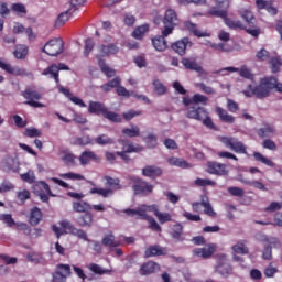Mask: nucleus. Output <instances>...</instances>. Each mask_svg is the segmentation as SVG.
<instances>
[{
    "label": "nucleus",
    "mask_w": 282,
    "mask_h": 282,
    "mask_svg": "<svg viewBox=\"0 0 282 282\" xmlns=\"http://www.w3.org/2000/svg\"><path fill=\"white\" fill-rule=\"evenodd\" d=\"M242 94L247 98H252V96H254L259 100L270 98V94H272V79L270 77H264L260 79L258 85L249 84Z\"/></svg>",
    "instance_id": "obj_1"
},
{
    "label": "nucleus",
    "mask_w": 282,
    "mask_h": 282,
    "mask_svg": "<svg viewBox=\"0 0 282 282\" xmlns=\"http://www.w3.org/2000/svg\"><path fill=\"white\" fill-rule=\"evenodd\" d=\"M59 226L62 229L56 225L52 226V230L57 239H61L63 235H74V237H78V239H83L88 243L91 241L89 237H87V232L85 230L76 228L69 220H61Z\"/></svg>",
    "instance_id": "obj_2"
},
{
    "label": "nucleus",
    "mask_w": 282,
    "mask_h": 282,
    "mask_svg": "<svg viewBox=\"0 0 282 282\" xmlns=\"http://www.w3.org/2000/svg\"><path fill=\"white\" fill-rule=\"evenodd\" d=\"M221 3H224V1H218L217 6L209 8L207 10V17L223 19L226 26L230 28V30H243V23L241 21L228 18V3L226 9H221Z\"/></svg>",
    "instance_id": "obj_3"
},
{
    "label": "nucleus",
    "mask_w": 282,
    "mask_h": 282,
    "mask_svg": "<svg viewBox=\"0 0 282 282\" xmlns=\"http://www.w3.org/2000/svg\"><path fill=\"white\" fill-rule=\"evenodd\" d=\"M88 113H93L94 116H102L106 120H109V122H122V116H120L118 112L110 111L109 108H107V106L100 101H89Z\"/></svg>",
    "instance_id": "obj_4"
},
{
    "label": "nucleus",
    "mask_w": 282,
    "mask_h": 282,
    "mask_svg": "<svg viewBox=\"0 0 282 282\" xmlns=\"http://www.w3.org/2000/svg\"><path fill=\"white\" fill-rule=\"evenodd\" d=\"M104 180L106 182L105 186L108 188L93 187L89 191L90 195H99V197L108 199V197H113L116 191H121L122 185H120V178L105 176Z\"/></svg>",
    "instance_id": "obj_5"
},
{
    "label": "nucleus",
    "mask_w": 282,
    "mask_h": 282,
    "mask_svg": "<svg viewBox=\"0 0 282 282\" xmlns=\"http://www.w3.org/2000/svg\"><path fill=\"white\" fill-rule=\"evenodd\" d=\"M186 118H189L191 120H198L208 129H215V122H213V119L208 117V110H206V108L199 106L188 107Z\"/></svg>",
    "instance_id": "obj_6"
},
{
    "label": "nucleus",
    "mask_w": 282,
    "mask_h": 282,
    "mask_svg": "<svg viewBox=\"0 0 282 282\" xmlns=\"http://www.w3.org/2000/svg\"><path fill=\"white\" fill-rule=\"evenodd\" d=\"M163 36H170V34H173V30L180 25V18L177 17V12L175 9H167L165 11V14L163 17Z\"/></svg>",
    "instance_id": "obj_7"
},
{
    "label": "nucleus",
    "mask_w": 282,
    "mask_h": 282,
    "mask_svg": "<svg viewBox=\"0 0 282 282\" xmlns=\"http://www.w3.org/2000/svg\"><path fill=\"white\" fill-rule=\"evenodd\" d=\"M215 259V272L220 274L224 279H228V276L232 274V265L228 262V256L226 253H217Z\"/></svg>",
    "instance_id": "obj_8"
},
{
    "label": "nucleus",
    "mask_w": 282,
    "mask_h": 282,
    "mask_svg": "<svg viewBox=\"0 0 282 282\" xmlns=\"http://www.w3.org/2000/svg\"><path fill=\"white\" fill-rule=\"evenodd\" d=\"M65 51V42L61 37L51 39L42 48L47 56H58Z\"/></svg>",
    "instance_id": "obj_9"
},
{
    "label": "nucleus",
    "mask_w": 282,
    "mask_h": 282,
    "mask_svg": "<svg viewBox=\"0 0 282 282\" xmlns=\"http://www.w3.org/2000/svg\"><path fill=\"white\" fill-rule=\"evenodd\" d=\"M21 96L26 100L24 105H29V107H33L34 109H41L45 107L42 102H39L43 98V95L37 90L32 88H26L24 91L21 93Z\"/></svg>",
    "instance_id": "obj_10"
},
{
    "label": "nucleus",
    "mask_w": 282,
    "mask_h": 282,
    "mask_svg": "<svg viewBox=\"0 0 282 282\" xmlns=\"http://www.w3.org/2000/svg\"><path fill=\"white\" fill-rule=\"evenodd\" d=\"M34 193L44 204H50V197H56V195L52 193L50 184H47L45 181H40L34 185Z\"/></svg>",
    "instance_id": "obj_11"
},
{
    "label": "nucleus",
    "mask_w": 282,
    "mask_h": 282,
    "mask_svg": "<svg viewBox=\"0 0 282 282\" xmlns=\"http://www.w3.org/2000/svg\"><path fill=\"white\" fill-rule=\"evenodd\" d=\"M69 72V66L59 63L58 65L52 64L47 68H45L42 72V76H50V78H54L56 85L61 84V77H59V72Z\"/></svg>",
    "instance_id": "obj_12"
},
{
    "label": "nucleus",
    "mask_w": 282,
    "mask_h": 282,
    "mask_svg": "<svg viewBox=\"0 0 282 282\" xmlns=\"http://www.w3.org/2000/svg\"><path fill=\"white\" fill-rule=\"evenodd\" d=\"M72 276V267L69 264L59 263L53 273V282H67V278Z\"/></svg>",
    "instance_id": "obj_13"
},
{
    "label": "nucleus",
    "mask_w": 282,
    "mask_h": 282,
    "mask_svg": "<svg viewBox=\"0 0 282 282\" xmlns=\"http://www.w3.org/2000/svg\"><path fill=\"white\" fill-rule=\"evenodd\" d=\"M223 143L228 149H231V151H234L235 153H240L243 155L248 153V150L246 149V145L243 144V142L239 141V139L237 138L225 137L223 138Z\"/></svg>",
    "instance_id": "obj_14"
},
{
    "label": "nucleus",
    "mask_w": 282,
    "mask_h": 282,
    "mask_svg": "<svg viewBox=\"0 0 282 282\" xmlns=\"http://www.w3.org/2000/svg\"><path fill=\"white\" fill-rule=\"evenodd\" d=\"M188 47H193V42H191L188 37H183L171 44V50L178 56H186V50H188Z\"/></svg>",
    "instance_id": "obj_15"
},
{
    "label": "nucleus",
    "mask_w": 282,
    "mask_h": 282,
    "mask_svg": "<svg viewBox=\"0 0 282 282\" xmlns=\"http://www.w3.org/2000/svg\"><path fill=\"white\" fill-rule=\"evenodd\" d=\"M132 191L134 192V195H151V193H153V185L142 178H137L132 186Z\"/></svg>",
    "instance_id": "obj_16"
},
{
    "label": "nucleus",
    "mask_w": 282,
    "mask_h": 282,
    "mask_svg": "<svg viewBox=\"0 0 282 282\" xmlns=\"http://www.w3.org/2000/svg\"><path fill=\"white\" fill-rule=\"evenodd\" d=\"M207 173L210 175L224 176L228 175V165L215 161H209L207 163Z\"/></svg>",
    "instance_id": "obj_17"
},
{
    "label": "nucleus",
    "mask_w": 282,
    "mask_h": 282,
    "mask_svg": "<svg viewBox=\"0 0 282 282\" xmlns=\"http://www.w3.org/2000/svg\"><path fill=\"white\" fill-rule=\"evenodd\" d=\"M145 208H148L149 213H153L160 224H169V221L173 220V216L170 213L160 212L158 204L145 206Z\"/></svg>",
    "instance_id": "obj_18"
},
{
    "label": "nucleus",
    "mask_w": 282,
    "mask_h": 282,
    "mask_svg": "<svg viewBox=\"0 0 282 282\" xmlns=\"http://www.w3.org/2000/svg\"><path fill=\"white\" fill-rule=\"evenodd\" d=\"M0 69L7 74H10L11 76H28V72L24 68L12 66V64L7 63L2 58H0Z\"/></svg>",
    "instance_id": "obj_19"
},
{
    "label": "nucleus",
    "mask_w": 282,
    "mask_h": 282,
    "mask_svg": "<svg viewBox=\"0 0 282 282\" xmlns=\"http://www.w3.org/2000/svg\"><path fill=\"white\" fill-rule=\"evenodd\" d=\"M169 254V249L160 245H151L144 251L145 259H151V257H166Z\"/></svg>",
    "instance_id": "obj_20"
},
{
    "label": "nucleus",
    "mask_w": 282,
    "mask_h": 282,
    "mask_svg": "<svg viewBox=\"0 0 282 282\" xmlns=\"http://www.w3.org/2000/svg\"><path fill=\"white\" fill-rule=\"evenodd\" d=\"M118 142L121 144L124 153H142L144 151V147L133 143L130 140L119 139Z\"/></svg>",
    "instance_id": "obj_21"
},
{
    "label": "nucleus",
    "mask_w": 282,
    "mask_h": 282,
    "mask_svg": "<svg viewBox=\"0 0 282 282\" xmlns=\"http://www.w3.org/2000/svg\"><path fill=\"white\" fill-rule=\"evenodd\" d=\"M78 160L82 166H87L90 162H100V156L91 150H85L80 153Z\"/></svg>",
    "instance_id": "obj_22"
},
{
    "label": "nucleus",
    "mask_w": 282,
    "mask_h": 282,
    "mask_svg": "<svg viewBox=\"0 0 282 282\" xmlns=\"http://www.w3.org/2000/svg\"><path fill=\"white\" fill-rule=\"evenodd\" d=\"M215 252H217V246L215 243H209L205 248H196L193 251L195 257H202V259H210Z\"/></svg>",
    "instance_id": "obj_23"
},
{
    "label": "nucleus",
    "mask_w": 282,
    "mask_h": 282,
    "mask_svg": "<svg viewBox=\"0 0 282 282\" xmlns=\"http://www.w3.org/2000/svg\"><path fill=\"white\" fill-rule=\"evenodd\" d=\"M158 270H160V264L154 261H148L141 264L139 272L141 276H149V274H155Z\"/></svg>",
    "instance_id": "obj_24"
},
{
    "label": "nucleus",
    "mask_w": 282,
    "mask_h": 282,
    "mask_svg": "<svg viewBox=\"0 0 282 282\" xmlns=\"http://www.w3.org/2000/svg\"><path fill=\"white\" fill-rule=\"evenodd\" d=\"M276 134V127L271 123H263L262 128L257 129V135L260 137L262 140L264 138H272Z\"/></svg>",
    "instance_id": "obj_25"
},
{
    "label": "nucleus",
    "mask_w": 282,
    "mask_h": 282,
    "mask_svg": "<svg viewBox=\"0 0 282 282\" xmlns=\"http://www.w3.org/2000/svg\"><path fill=\"white\" fill-rule=\"evenodd\" d=\"M77 225L80 226V228H91L94 226V214L91 212H84L83 215H79L77 217Z\"/></svg>",
    "instance_id": "obj_26"
},
{
    "label": "nucleus",
    "mask_w": 282,
    "mask_h": 282,
    "mask_svg": "<svg viewBox=\"0 0 282 282\" xmlns=\"http://www.w3.org/2000/svg\"><path fill=\"white\" fill-rule=\"evenodd\" d=\"M43 221V212L39 207H33L29 214L30 226H39Z\"/></svg>",
    "instance_id": "obj_27"
},
{
    "label": "nucleus",
    "mask_w": 282,
    "mask_h": 282,
    "mask_svg": "<svg viewBox=\"0 0 282 282\" xmlns=\"http://www.w3.org/2000/svg\"><path fill=\"white\" fill-rule=\"evenodd\" d=\"M142 175L150 177V180H158V177L162 176V170L155 165H148L142 169Z\"/></svg>",
    "instance_id": "obj_28"
},
{
    "label": "nucleus",
    "mask_w": 282,
    "mask_h": 282,
    "mask_svg": "<svg viewBox=\"0 0 282 282\" xmlns=\"http://www.w3.org/2000/svg\"><path fill=\"white\" fill-rule=\"evenodd\" d=\"M184 28H185V30L191 32L194 36H197V39H204L206 36H210V34H208V32L199 31V29H197V24H195L191 21H185Z\"/></svg>",
    "instance_id": "obj_29"
},
{
    "label": "nucleus",
    "mask_w": 282,
    "mask_h": 282,
    "mask_svg": "<svg viewBox=\"0 0 282 282\" xmlns=\"http://www.w3.org/2000/svg\"><path fill=\"white\" fill-rule=\"evenodd\" d=\"M165 37L164 34H161L151 39L152 45L156 52H166L169 44Z\"/></svg>",
    "instance_id": "obj_30"
},
{
    "label": "nucleus",
    "mask_w": 282,
    "mask_h": 282,
    "mask_svg": "<svg viewBox=\"0 0 282 282\" xmlns=\"http://www.w3.org/2000/svg\"><path fill=\"white\" fill-rule=\"evenodd\" d=\"M98 52L101 56H113L120 52V47L116 44H101L98 46Z\"/></svg>",
    "instance_id": "obj_31"
},
{
    "label": "nucleus",
    "mask_w": 282,
    "mask_h": 282,
    "mask_svg": "<svg viewBox=\"0 0 282 282\" xmlns=\"http://www.w3.org/2000/svg\"><path fill=\"white\" fill-rule=\"evenodd\" d=\"M30 54V48L25 44H18L14 46L13 56L18 61H25Z\"/></svg>",
    "instance_id": "obj_32"
},
{
    "label": "nucleus",
    "mask_w": 282,
    "mask_h": 282,
    "mask_svg": "<svg viewBox=\"0 0 282 282\" xmlns=\"http://www.w3.org/2000/svg\"><path fill=\"white\" fill-rule=\"evenodd\" d=\"M101 243L106 248H109L110 252H113V248H118V246H120V241L116 240V236L113 235V232L105 235Z\"/></svg>",
    "instance_id": "obj_33"
},
{
    "label": "nucleus",
    "mask_w": 282,
    "mask_h": 282,
    "mask_svg": "<svg viewBox=\"0 0 282 282\" xmlns=\"http://www.w3.org/2000/svg\"><path fill=\"white\" fill-rule=\"evenodd\" d=\"M216 113L221 122L225 124H235V116L228 113V111L221 107H216Z\"/></svg>",
    "instance_id": "obj_34"
},
{
    "label": "nucleus",
    "mask_w": 282,
    "mask_h": 282,
    "mask_svg": "<svg viewBox=\"0 0 282 282\" xmlns=\"http://www.w3.org/2000/svg\"><path fill=\"white\" fill-rule=\"evenodd\" d=\"M72 208L74 213H87L91 210V204L85 200H76V202H73Z\"/></svg>",
    "instance_id": "obj_35"
},
{
    "label": "nucleus",
    "mask_w": 282,
    "mask_h": 282,
    "mask_svg": "<svg viewBox=\"0 0 282 282\" xmlns=\"http://www.w3.org/2000/svg\"><path fill=\"white\" fill-rule=\"evenodd\" d=\"M181 63L185 67V69H189L191 72H197L198 74H200V72H204V68L202 66H199L197 63H195V61H192L188 57H184Z\"/></svg>",
    "instance_id": "obj_36"
},
{
    "label": "nucleus",
    "mask_w": 282,
    "mask_h": 282,
    "mask_svg": "<svg viewBox=\"0 0 282 282\" xmlns=\"http://www.w3.org/2000/svg\"><path fill=\"white\" fill-rule=\"evenodd\" d=\"M72 14H74V9H68L65 12L59 13L55 21V28H63L65 25L66 21L72 19Z\"/></svg>",
    "instance_id": "obj_37"
},
{
    "label": "nucleus",
    "mask_w": 282,
    "mask_h": 282,
    "mask_svg": "<svg viewBox=\"0 0 282 282\" xmlns=\"http://www.w3.org/2000/svg\"><path fill=\"white\" fill-rule=\"evenodd\" d=\"M95 144H98L99 147H107L109 144H116V140L113 138H110L106 133L99 134L94 140Z\"/></svg>",
    "instance_id": "obj_38"
},
{
    "label": "nucleus",
    "mask_w": 282,
    "mask_h": 282,
    "mask_svg": "<svg viewBox=\"0 0 282 282\" xmlns=\"http://www.w3.org/2000/svg\"><path fill=\"white\" fill-rule=\"evenodd\" d=\"M98 65L100 67V70L102 72V74H105V76H107V78H113V76H116V69L109 67L105 59L100 58L98 61Z\"/></svg>",
    "instance_id": "obj_39"
},
{
    "label": "nucleus",
    "mask_w": 282,
    "mask_h": 282,
    "mask_svg": "<svg viewBox=\"0 0 282 282\" xmlns=\"http://www.w3.org/2000/svg\"><path fill=\"white\" fill-rule=\"evenodd\" d=\"M184 227L181 224H175L172 228L171 237L175 239V241H184Z\"/></svg>",
    "instance_id": "obj_40"
},
{
    "label": "nucleus",
    "mask_w": 282,
    "mask_h": 282,
    "mask_svg": "<svg viewBox=\"0 0 282 282\" xmlns=\"http://www.w3.org/2000/svg\"><path fill=\"white\" fill-rule=\"evenodd\" d=\"M170 166H178V169H191V164L183 159L172 156L167 160Z\"/></svg>",
    "instance_id": "obj_41"
},
{
    "label": "nucleus",
    "mask_w": 282,
    "mask_h": 282,
    "mask_svg": "<svg viewBox=\"0 0 282 282\" xmlns=\"http://www.w3.org/2000/svg\"><path fill=\"white\" fill-rule=\"evenodd\" d=\"M269 65H270L272 74H279V72H281V67H282L281 56L271 57L269 59Z\"/></svg>",
    "instance_id": "obj_42"
},
{
    "label": "nucleus",
    "mask_w": 282,
    "mask_h": 282,
    "mask_svg": "<svg viewBox=\"0 0 282 282\" xmlns=\"http://www.w3.org/2000/svg\"><path fill=\"white\" fill-rule=\"evenodd\" d=\"M149 32V24H143L140 26H137L134 31L132 32L133 39H137L138 41H142L144 39V34Z\"/></svg>",
    "instance_id": "obj_43"
},
{
    "label": "nucleus",
    "mask_w": 282,
    "mask_h": 282,
    "mask_svg": "<svg viewBox=\"0 0 282 282\" xmlns=\"http://www.w3.org/2000/svg\"><path fill=\"white\" fill-rule=\"evenodd\" d=\"M231 249L232 252H235L236 254H248L250 252V250L246 246V241L243 240L238 241L236 245L231 247Z\"/></svg>",
    "instance_id": "obj_44"
},
{
    "label": "nucleus",
    "mask_w": 282,
    "mask_h": 282,
    "mask_svg": "<svg viewBox=\"0 0 282 282\" xmlns=\"http://www.w3.org/2000/svg\"><path fill=\"white\" fill-rule=\"evenodd\" d=\"M143 142L148 149H156L158 148V135L153 133H149L147 137H143Z\"/></svg>",
    "instance_id": "obj_45"
},
{
    "label": "nucleus",
    "mask_w": 282,
    "mask_h": 282,
    "mask_svg": "<svg viewBox=\"0 0 282 282\" xmlns=\"http://www.w3.org/2000/svg\"><path fill=\"white\" fill-rule=\"evenodd\" d=\"M122 134L126 135V138H140V127L132 126V128H123Z\"/></svg>",
    "instance_id": "obj_46"
},
{
    "label": "nucleus",
    "mask_w": 282,
    "mask_h": 282,
    "mask_svg": "<svg viewBox=\"0 0 282 282\" xmlns=\"http://www.w3.org/2000/svg\"><path fill=\"white\" fill-rule=\"evenodd\" d=\"M202 206L204 208L205 215H208V217H217V213L215 212V209H213V205H210L208 198H202Z\"/></svg>",
    "instance_id": "obj_47"
},
{
    "label": "nucleus",
    "mask_w": 282,
    "mask_h": 282,
    "mask_svg": "<svg viewBox=\"0 0 282 282\" xmlns=\"http://www.w3.org/2000/svg\"><path fill=\"white\" fill-rule=\"evenodd\" d=\"M88 269L90 270V272H93L94 274H99V276H102V274H111V270L109 269H102V267H100L99 264L96 263H90L88 265Z\"/></svg>",
    "instance_id": "obj_48"
},
{
    "label": "nucleus",
    "mask_w": 282,
    "mask_h": 282,
    "mask_svg": "<svg viewBox=\"0 0 282 282\" xmlns=\"http://www.w3.org/2000/svg\"><path fill=\"white\" fill-rule=\"evenodd\" d=\"M151 205H142L141 207L137 208V219H142L143 221H147L151 216H149V207Z\"/></svg>",
    "instance_id": "obj_49"
},
{
    "label": "nucleus",
    "mask_w": 282,
    "mask_h": 282,
    "mask_svg": "<svg viewBox=\"0 0 282 282\" xmlns=\"http://www.w3.org/2000/svg\"><path fill=\"white\" fill-rule=\"evenodd\" d=\"M240 17L243 19V21H246V23H248V25H254V14L252 11L243 9L240 11Z\"/></svg>",
    "instance_id": "obj_50"
},
{
    "label": "nucleus",
    "mask_w": 282,
    "mask_h": 282,
    "mask_svg": "<svg viewBox=\"0 0 282 282\" xmlns=\"http://www.w3.org/2000/svg\"><path fill=\"white\" fill-rule=\"evenodd\" d=\"M253 158L257 162H261L262 164H265V166H274V162L272 160L263 156L261 152H253Z\"/></svg>",
    "instance_id": "obj_51"
},
{
    "label": "nucleus",
    "mask_w": 282,
    "mask_h": 282,
    "mask_svg": "<svg viewBox=\"0 0 282 282\" xmlns=\"http://www.w3.org/2000/svg\"><path fill=\"white\" fill-rule=\"evenodd\" d=\"M73 144L76 147H87V144H91V138L89 135L76 137Z\"/></svg>",
    "instance_id": "obj_52"
},
{
    "label": "nucleus",
    "mask_w": 282,
    "mask_h": 282,
    "mask_svg": "<svg viewBox=\"0 0 282 282\" xmlns=\"http://www.w3.org/2000/svg\"><path fill=\"white\" fill-rule=\"evenodd\" d=\"M247 32V34H250V36H253L254 39H259V35L261 34V28L256 26L254 24H251L250 28H246L243 25V29Z\"/></svg>",
    "instance_id": "obj_53"
},
{
    "label": "nucleus",
    "mask_w": 282,
    "mask_h": 282,
    "mask_svg": "<svg viewBox=\"0 0 282 282\" xmlns=\"http://www.w3.org/2000/svg\"><path fill=\"white\" fill-rule=\"evenodd\" d=\"M138 116H142V110L130 109L127 112L122 113V118L127 120V122L133 120V118H138Z\"/></svg>",
    "instance_id": "obj_54"
},
{
    "label": "nucleus",
    "mask_w": 282,
    "mask_h": 282,
    "mask_svg": "<svg viewBox=\"0 0 282 282\" xmlns=\"http://www.w3.org/2000/svg\"><path fill=\"white\" fill-rule=\"evenodd\" d=\"M15 230H21L26 237H30L32 235V228L28 223H15Z\"/></svg>",
    "instance_id": "obj_55"
},
{
    "label": "nucleus",
    "mask_w": 282,
    "mask_h": 282,
    "mask_svg": "<svg viewBox=\"0 0 282 282\" xmlns=\"http://www.w3.org/2000/svg\"><path fill=\"white\" fill-rule=\"evenodd\" d=\"M153 87H154V91H155V94H158V96H164V94H166V86H164V84H162V82H160V79H155L153 82Z\"/></svg>",
    "instance_id": "obj_56"
},
{
    "label": "nucleus",
    "mask_w": 282,
    "mask_h": 282,
    "mask_svg": "<svg viewBox=\"0 0 282 282\" xmlns=\"http://www.w3.org/2000/svg\"><path fill=\"white\" fill-rule=\"evenodd\" d=\"M227 191H228L229 195H231V197H243V195H246V191H243V188L237 187V186L228 187Z\"/></svg>",
    "instance_id": "obj_57"
},
{
    "label": "nucleus",
    "mask_w": 282,
    "mask_h": 282,
    "mask_svg": "<svg viewBox=\"0 0 282 282\" xmlns=\"http://www.w3.org/2000/svg\"><path fill=\"white\" fill-rule=\"evenodd\" d=\"M0 220L3 221V224H6L8 228H12L17 224V221H14V218H12V214H2L0 216Z\"/></svg>",
    "instance_id": "obj_58"
},
{
    "label": "nucleus",
    "mask_w": 282,
    "mask_h": 282,
    "mask_svg": "<svg viewBox=\"0 0 282 282\" xmlns=\"http://www.w3.org/2000/svg\"><path fill=\"white\" fill-rule=\"evenodd\" d=\"M59 177H62V180H73V181H80V180H85V176L82 174H76L74 172H68V173H63L59 174Z\"/></svg>",
    "instance_id": "obj_59"
},
{
    "label": "nucleus",
    "mask_w": 282,
    "mask_h": 282,
    "mask_svg": "<svg viewBox=\"0 0 282 282\" xmlns=\"http://www.w3.org/2000/svg\"><path fill=\"white\" fill-rule=\"evenodd\" d=\"M194 184L196 186H217V182H215L210 178H196L194 181Z\"/></svg>",
    "instance_id": "obj_60"
},
{
    "label": "nucleus",
    "mask_w": 282,
    "mask_h": 282,
    "mask_svg": "<svg viewBox=\"0 0 282 282\" xmlns=\"http://www.w3.org/2000/svg\"><path fill=\"white\" fill-rule=\"evenodd\" d=\"M21 180L23 182H26L28 184H34L36 182V176H34L33 171H29L26 173H23L20 175Z\"/></svg>",
    "instance_id": "obj_61"
},
{
    "label": "nucleus",
    "mask_w": 282,
    "mask_h": 282,
    "mask_svg": "<svg viewBox=\"0 0 282 282\" xmlns=\"http://www.w3.org/2000/svg\"><path fill=\"white\" fill-rule=\"evenodd\" d=\"M193 102L194 107H197V105H208V97L200 94H195L193 96Z\"/></svg>",
    "instance_id": "obj_62"
},
{
    "label": "nucleus",
    "mask_w": 282,
    "mask_h": 282,
    "mask_svg": "<svg viewBox=\"0 0 282 282\" xmlns=\"http://www.w3.org/2000/svg\"><path fill=\"white\" fill-rule=\"evenodd\" d=\"M135 15H133L132 13L128 12L123 14V23L128 28H133L135 25Z\"/></svg>",
    "instance_id": "obj_63"
},
{
    "label": "nucleus",
    "mask_w": 282,
    "mask_h": 282,
    "mask_svg": "<svg viewBox=\"0 0 282 282\" xmlns=\"http://www.w3.org/2000/svg\"><path fill=\"white\" fill-rule=\"evenodd\" d=\"M256 58L261 63H263L270 58V52L265 48H261L260 51L257 52Z\"/></svg>",
    "instance_id": "obj_64"
}]
</instances>
